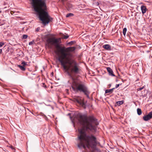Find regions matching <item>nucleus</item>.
Masks as SVG:
<instances>
[{"mask_svg": "<svg viewBox=\"0 0 152 152\" xmlns=\"http://www.w3.org/2000/svg\"><path fill=\"white\" fill-rule=\"evenodd\" d=\"M77 117L80 124L83 126L78 129L80 135H78L77 140L78 147L84 149L86 148H94L97 144L96 138L92 135H86L85 129L95 131L96 126L98 124L97 119L93 115L87 117L80 113H78Z\"/></svg>", "mask_w": 152, "mask_h": 152, "instance_id": "nucleus-1", "label": "nucleus"}, {"mask_svg": "<svg viewBox=\"0 0 152 152\" xmlns=\"http://www.w3.org/2000/svg\"><path fill=\"white\" fill-rule=\"evenodd\" d=\"M64 69L68 70V75L72 80V88L74 91L83 93L89 99L90 92L88 87L82 81L76 79L75 77L80 71V67L78 63L72 58L59 61Z\"/></svg>", "mask_w": 152, "mask_h": 152, "instance_id": "nucleus-2", "label": "nucleus"}, {"mask_svg": "<svg viewBox=\"0 0 152 152\" xmlns=\"http://www.w3.org/2000/svg\"><path fill=\"white\" fill-rule=\"evenodd\" d=\"M47 45L51 48L53 45H55L56 48L55 53L57 56L58 61L72 59V54L70 53L75 49L74 47L66 48L61 46L59 44L61 43V39H48Z\"/></svg>", "mask_w": 152, "mask_h": 152, "instance_id": "nucleus-3", "label": "nucleus"}, {"mask_svg": "<svg viewBox=\"0 0 152 152\" xmlns=\"http://www.w3.org/2000/svg\"><path fill=\"white\" fill-rule=\"evenodd\" d=\"M31 4L34 10L38 15L39 20L43 24H48L51 21L53 18L49 15L45 11L46 6L45 0H31Z\"/></svg>", "mask_w": 152, "mask_h": 152, "instance_id": "nucleus-4", "label": "nucleus"}, {"mask_svg": "<svg viewBox=\"0 0 152 152\" xmlns=\"http://www.w3.org/2000/svg\"><path fill=\"white\" fill-rule=\"evenodd\" d=\"M75 101L79 104L82 105V106L83 107H84L85 106V104L84 103V99H82L80 98H79L78 99H75Z\"/></svg>", "mask_w": 152, "mask_h": 152, "instance_id": "nucleus-5", "label": "nucleus"}, {"mask_svg": "<svg viewBox=\"0 0 152 152\" xmlns=\"http://www.w3.org/2000/svg\"><path fill=\"white\" fill-rule=\"evenodd\" d=\"M152 118V111L150 112L148 115L144 116L143 117V119L146 121H147Z\"/></svg>", "mask_w": 152, "mask_h": 152, "instance_id": "nucleus-6", "label": "nucleus"}, {"mask_svg": "<svg viewBox=\"0 0 152 152\" xmlns=\"http://www.w3.org/2000/svg\"><path fill=\"white\" fill-rule=\"evenodd\" d=\"M21 65H18V67L21 70L23 71H25L26 70L25 66L27 65V63L23 61L21 63Z\"/></svg>", "mask_w": 152, "mask_h": 152, "instance_id": "nucleus-7", "label": "nucleus"}, {"mask_svg": "<svg viewBox=\"0 0 152 152\" xmlns=\"http://www.w3.org/2000/svg\"><path fill=\"white\" fill-rule=\"evenodd\" d=\"M67 8L68 10L71 11L74 9V7L72 4L68 3L67 4Z\"/></svg>", "mask_w": 152, "mask_h": 152, "instance_id": "nucleus-8", "label": "nucleus"}, {"mask_svg": "<svg viewBox=\"0 0 152 152\" xmlns=\"http://www.w3.org/2000/svg\"><path fill=\"white\" fill-rule=\"evenodd\" d=\"M107 70L109 73V75L112 76H115V75L113 74V72L112 70L110 67H107Z\"/></svg>", "mask_w": 152, "mask_h": 152, "instance_id": "nucleus-9", "label": "nucleus"}, {"mask_svg": "<svg viewBox=\"0 0 152 152\" xmlns=\"http://www.w3.org/2000/svg\"><path fill=\"white\" fill-rule=\"evenodd\" d=\"M102 47L105 49L108 50H111V46L109 44H106L103 45L102 46Z\"/></svg>", "mask_w": 152, "mask_h": 152, "instance_id": "nucleus-10", "label": "nucleus"}, {"mask_svg": "<svg viewBox=\"0 0 152 152\" xmlns=\"http://www.w3.org/2000/svg\"><path fill=\"white\" fill-rule=\"evenodd\" d=\"M45 38H55V35L50 33H48L45 35Z\"/></svg>", "mask_w": 152, "mask_h": 152, "instance_id": "nucleus-11", "label": "nucleus"}, {"mask_svg": "<svg viewBox=\"0 0 152 152\" xmlns=\"http://www.w3.org/2000/svg\"><path fill=\"white\" fill-rule=\"evenodd\" d=\"M141 8L142 10V13L143 14H144L145 12H146L147 9L145 6H141Z\"/></svg>", "mask_w": 152, "mask_h": 152, "instance_id": "nucleus-12", "label": "nucleus"}, {"mask_svg": "<svg viewBox=\"0 0 152 152\" xmlns=\"http://www.w3.org/2000/svg\"><path fill=\"white\" fill-rule=\"evenodd\" d=\"M115 89V88H113L111 89H107L105 90V93H112L113 92V90Z\"/></svg>", "mask_w": 152, "mask_h": 152, "instance_id": "nucleus-13", "label": "nucleus"}, {"mask_svg": "<svg viewBox=\"0 0 152 152\" xmlns=\"http://www.w3.org/2000/svg\"><path fill=\"white\" fill-rule=\"evenodd\" d=\"M137 114L139 115H140L142 114V111L141 110V109L140 108H138L137 109Z\"/></svg>", "mask_w": 152, "mask_h": 152, "instance_id": "nucleus-14", "label": "nucleus"}, {"mask_svg": "<svg viewBox=\"0 0 152 152\" xmlns=\"http://www.w3.org/2000/svg\"><path fill=\"white\" fill-rule=\"evenodd\" d=\"M124 101H118L116 102V103L118 105H120L124 103Z\"/></svg>", "mask_w": 152, "mask_h": 152, "instance_id": "nucleus-15", "label": "nucleus"}, {"mask_svg": "<svg viewBox=\"0 0 152 152\" xmlns=\"http://www.w3.org/2000/svg\"><path fill=\"white\" fill-rule=\"evenodd\" d=\"M126 31H127V29L126 28H125L123 29V34L124 35L125 37H126L125 35H126Z\"/></svg>", "mask_w": 152, "mask_h": 152, "instance_id": "nucleus-16", "label": "nucleus"}, {"mask_svg": "<svg viewBox=\"0 0 152 152\" xmlns=\"http://www.w3.org/2000/svg\"><path fill=\"white\" fill-rule=\"evenodd\" d=\"M74 15L72 13H69L67 14L66 15V17H70L72 16H73Z\"/></svg>", "mask_w": 152, "mask_h": 152, "instance_id": "nucleus-17", "label": "nucleus"}, {"mask_svg": "<svg viewBox=\"0 0 152 152\" xmlns=\"http://www.w3.org/2000/svg\"><path fill=\"white\" fill-rule=\"evenodd\" d=\"M75 41H71L67 43V45H72L73 44L75 43Z\"/></svg>", "mask_w": 152, "mask_h": 152, "instance_id": "nucleus-18", "label": "nucleus"}, {"mask_svg": "<svg viewBox=\"0 0 152 152\" xmlns=\"http://www.w3.org/2000/svg\"><path fill=\"white\" fill-rule=\"evenodd\" d=\"M4 43L3 42H0V48L2 47L4 45Z\"/></svg>", "mask_w": 152, "mask_h": 152, "instance_id": "nucleus-19", "label": "nucleus"}, {"mask_svg": "<svg viewBox=\"0 0 152 152\" xmlns=\"http://www.w3.org/2000/svg\"><path fill=\"white\" fill-rule=\"evenodd\" d=\"M62 36H64V37L62 38H68L69 37V36L67 34L64 35V34H62Z\"/></svg>", "mask_w": 152, "mask_h": 152, "instance_id": "nucleus-20", "label": "nucleus"}, {"mask_svg": "<svg viewBox=\"0 0 152 152\" xmlns=\"http://www.w3.org/2000/svg\"><path fill=\"white\" fill-rule=\"evenodd\" d=\"M144 88V86L142 87L139 88L137 89V90L138 91H141Z\"/></svg>", "mask_w": 152, "mask_h": 152, "instance_id": "nucleus-21", "label": "nucleus"}, {"mask_svg": "<svg viewBox=\"0 0 152 152\" xmlns=\"http://www.w3.org/2000/svg\"><path fill=\"white\" fill-rule=\"evenodd\" d=\"M22 38H27L28 37V36L27 35H23L22 36Z\"/></svg>", "mask_w": 152, "mask_h": 152, "instance_id": "nucleus-22", "label": "nucleus"}, {"mask_svg": "<svg viewBox=\"0 0 152 152\" xmlns=\"http://www.w3.org/2000/svg\"><path fill=\"white\" fill-rule=\"evenodd\" d=\"M119 84H116L115 86V88H118L119 86Z\"/></svg>", "mask_w": 152, "mask_h": 152, "instance_id": "nucleus-23", "label": "nucleus"}, {"mask_svg": "<svg viewBox=\"0 0 152 152\" xmlns=\"http://www.w3.org/2000/svg\"><path fill=\"white\" fill-rule=\"evenodd\" d=\"M33 43H34V42L33 41H31V42H30L29 43V45H32V44H33Z\"/></svg>", "mask_w": 152, "mask_h": 152, "instance_id": "nucleus-24", "label": "nucleus"}, {"mask_svg": "<svg viewBox=\"0 0 152 152\" xmlns=\"http://www.w3.org/2000/svg\"><path fill=\"white\" fill-rule=\"evenodd\" d=\"M61 1L63 2L65 1H66L67 0H60Z\"/></svg>", "mask_w": 152, "mask_h": 152, "instance_id": "nucleus-25", "label": "nucleus"}, {"mask_svg": "<svg viewBox=\"0 0 152 152\" xmlns=\"http://www.w3.org/2000/svg\"><path fill=\"white\" fill-rule=\"evenodd\" d=\"M39 29V28H37L36 29V31H38Z\"/></svg>", "mask_w": 152, "mask_h": 152, "instance_id": "nucleus-26", "label": "nucleus"}, {"mask_svg": "<svg viewBox=\"0 0 152 152\" xmlns=\"http://www.w3.org/2000/svg\"><path fill=\"white\" fill-rule=\"evenodd\" d=\"M2 52V50L1 49H0V53H1Z\"/></svg>", "mask_w": 152, "mask_h": 152, "instance_id": "nucleus-27", "label": "nucleus"}, {"mask_svg": "<svg viewBox=\"0 0 152 152\" xmlns=\"http://www.w3.org/2000/svg\"><path fill=\"white\" fill-rule=\"evenodd\" d=\"M11 14H12V12H11Z\"/></svg>", "mask_w": 152, "mask_h": 152, "instance_id": "nucleus-28", "label": "nucleus"}, {"mask_svg": "<svg viewBox=\"0 0 152 152\" xmlns=\"http://www.w3.org/2000/svg\"><path fill=\"white\" fill-rule=\"evenodd\" d=\"M109 86L110 87L111 86V85H109Z\"/></svg>", "mask_w": 152, "mask_h": 152, "instance_id": "nucleus-29", "label": "nucleus"}]
</instances>
